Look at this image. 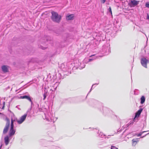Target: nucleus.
Here are the masks:
<instances>
[{
  "label": "nucleus",
  "instance_id": "6ab92c4d",
  "mask_svg": "<svg viewBox=\"0 0 149 149\" xmlns=\"http://www.w3.org/2000/svg\"><path fill=\"white\" fill-rule=\"evenodd\" d=\"M106 1V0H101V2L103 3H105Z\"/></svg>",
  "mask_w": 149,
  "mask_h": 149
},
{
  "label": "nucleus",
  "instance_id": "9d476101",
  "mask_svg": "<svg viewBox=\"0 0 149 149\" xmlns=\"http://www.w3.org/2000/svg\"><path fill=\"white\" fill-rule=\"evenodd\" d=\"M4 141L5 144L6 146L9 143L10 139L8 136H7L4 138Z\"/></svg>",
  "mask_w": 149,
  "mask_h": 149
},
{
  "label": "nucleus",
  "instance_id": "412c9836",
  "mask_svg": "<svg viewBox=\"0 0 149 149\" xmlns=\"http://www.w3.org/2000/svg\"><path fill=\"white\" fill-rule=\"evenodd\" d=\"M147 19H149V16L148 15L147 17Z\"/></svg>",
  "mask_w": 149,
  "mask_h": 149
},
{
  "label": "nucleus",
  "instance_id": "20e7f679",
  "mask_svg": "<svg viewBox=\"0 0 149 149\" xmlns=\"http://www.w3.org/2000/svg\"><path fill=\"white\" fill-rule=\"evenodd\" d=\"M27 116V114H25L22 116L20 118L19 120H17V121L19 124H21L25 120Z\"/></svg>",
  "mask_w": 149,
  "mask_h": 149
},
{
  "label": "nucleus",
  "instance_id": "7ed1b4c3",
  "mask_svg": "<svg viewBox=\"0 0 149 149\" xmlns=\"http://www.w3.org/2000/svg\"><path fill=\"white\" fill-rule=\"evenodd\" d=\"M148 62V60L145 58L141 59V63L142 65L146 68H147V64Z\"/></svg>",
  "mask_w": 149,
  "mask_h": 149
},
{
  "label": "nucleus",
  "instance_id": "0eeeda50",
  "mask_svg": "<svg viewBox=\"0 0 149 149\" xmlns=\"http://www.w3.org/2000/svg\"><path fill=\"white\" fill-rule=\"evenodd\" d=\"M139 138H136L132 140V143L133 146H135L139 141Z\"/></svg>",
  "mask_w": 149,
  "mask_h": 149
},
{
  "label": "nucleus",
  "instance_id": "a878e982",
  "mask_svg": "<svg viewBox=\"0 0 149 149\" xmlns=\"http://www.w3.org/2000/svg\"><path fill=\"white\" fill-rule=\"evenodd\" d=\"M3 108H4V106H3V107H2V109H3Z\"/></svg>",
  "mask_w": 149,
  "mask_h": 149
},
{
  "label": "nucleus",
  "instance_id": "a211bd4d",
  "mask_svg": "<svg viewBox=\"0 0 149 149\" xmlns=\"http://www.w3.org/2000/svg\"><path fill=\"white\" fill-rule=\"evenodd\" d=\"M111 149H118V148L115 147V146H111Z\"/></svg>",
  "mask_w": 149,
  "mask_h": 149
},
{
  "label": "nucleus",
  "instance_id": "2eb2a0df",
  "mask_svg": "<svg viewBox=\"0 0 149 149\" xmlns=\"http://www.w3.org/2000/svg\"><path fill=\"white\" fill-rule=\"evenodd\" d=\"M15 120H13L12 118L11 120V124L10 127H14L13 123Z\"/></svg>",
  "mask_w": 149,
  "mask_h": 149
},
{
  "label": "nucleus",
  "instance_id": "6e6552de",
  "mask_svg": "<svg viewBox=\"0 0 149 149\" xmlns=\"http://www.w3.org/2000/svg\"><path fill=\"white\" fill-rule=\"evenodd\" d=\"M20 98L22 99H26L32 103V101L31 99V97L29 96L26 95L22 96L20 97Z\"/></svg>",
  "mask_w": 149,
  "mask_h": 149
},
{
  "label": "nucleus",
  "instance_id": "5701e85b",
  "mask_svg": "<svg viewBox=\"0 0 149 149\" xmlns=\"http://www.w3.org/2000/svg\"><path fill=\"white\" fill-rule=\"evenodd\" d=\"M95 55V54L91 56L90 57H91L92 56H94Z\"/></svg>",
  "mask_w": 149,
  "mask_h": 149
},
{
  "label": "nucleus",
  "instance_id": "dca6fc26",
  "mask_svg": "<svg viewBox=\"0 0 149 149\" xmlns=\"http://www.w3.org/2000/svg\"><path fill=\"white\" fill-rule=\"evenodd\" d=\"M108 10H109V12L111 13V15L112 16V11L111 10V7H109V8L108 9Z\"/></svg>",
  "mask_w": 149,
  "mask_h": 149
},
{
  "label": "nucleus",
  "instance_id": "1a4fd4ad",
  "mask_svg": "<svg viewBox=\"0 0 149 149\" xmlns=\"http://www.w3.org/2000/svg\"><path fill=\"white\" fill-rule=\"evenodd\" d=\"M143 109H141L139 110L136 113L134 119H135L137 117H139Z\"/></svg>",
  "mask_w": 149,
  "mask_h": 149
},
{
  "label": "nucleus",
  "instance_id": "f3484780",
  "mask_svg": "<svg viewBox=\"0 0 149 149\" xmlns=\"http://www.w3.org/2000/svg\"><path fill=\"white\" fill-rule=\"evenodd\" d=\"M145 6L147 8H149V2H147Z\"/></svg>",
  "mask_w": 149,
  "mask_h": 149
},
{
  "label": "nucleus",
  "instance_id": "f03ea898",
  "mask_svg": "<svg viewBox=\"0 0 149 149\" xmlns=\"http://www.w3.org/2000/svg\"><path fill=\"white\" fill-rule=\"evenodd\" d=\"M6 120L7 122L3 131V134H6L8 132L10 123V120L8 118H6Z\"/></svg>",
  "mask_w": 149,
  "mask_h": 149
},
{
  "label": "nucleus",
  "instance_id": "393cba45",
  "mask_svg": "<svg viewBox=\"0 0 149 149\" xmlns=\"http://www.w3.org/2000/svg\"><path fill=\"white\" fill-rule=\"evenodd\" d=\"M99 56L100 57H102V56Z\"/></svg>",
  "mask_w": 149,
  "mask_h": 149
},
{
  "label": "nucleus",
  "instance_id": "9b49d317",
  "mask_svg": "<svg viewBox=\"0 0 149 149\" xmlns=\"http://www.w3.org/2000/svg\"><path fill=\"white\" fill-rule=\"evenodd\" d=\"M74 17V15L73 14H70L66 16V19L67 20H69L73 19Z\"/></svg>",
  "mask_w": 149,
  "mask_h": 149
},
{
  "label": "nucleus",
  "instance_id": "39448f33",
  "mask_svg": "<svg viewBox=\"0 0 149 149\" xmlns=\"http://www.w3.org/2000/svg\"><path fill=\"white\" fill-rule=\"evenodd\" d=\"M14 127H10V128L9 130V135L11 136L13 135L15 132V130L13 129Z\"/></svg>",
  "mask_w": 149,
  "mask_h": 149
},
{
  "label": "nucleus",
  "instance_id": "f8f14e48",
  "mask_svg": "<svg viewBox=\"0 0 149 149\" xmlns=\"http://www.w3.org/2000/svg\"><path fill=\"white\" fill-rule=\"evenodd\" d=\"M2 69L3 71L4 72H6L8 71V69L7 66L3 65L2 67Z\"/></svg>",
  "mask_w": 149,
  "mask_h": 149
},
{
  "label": "nucleus",
  "instance_id": "4468645a",
  "mask_svg": "<svg viewBox=\"0 0 149 149\" xmlns=\"http://www.w3.org/2000/svg\"><path fill=\"white\" fill-rule=\"evenodd\" d=\"M146 132V131H143V132H140L139 133V134H136V135L137 136H140L144 132Z\"/></svg>",
  "mask_w": 149,
  "mask_h": 149
},
{
  "label": "nucleus",
  "instance_id": "423d86ee",
  "mask_svg": "<svg viewBox=\"0 0 149 149\" xmlns=\"http://www.w3.org/2000/svg\"><path fill=\"white\" fill-rule=\"evenodd\" d=\"M139 1H137L135 0H132L130 1L132 7H134L139 4Z\"/></svg>",
  "mask_w": 149,
  "mask_h": 149
},
{
  "label": "nucleus",
  "instance_id": "aec40b11",
  "mask_svg": "<svg viewBox=\"0 0 149 149\" xmlns=\"http://www.w3.org/2000/svg\"><path fill=\"white\" fill-rule=\"evenodd\" d=\"M93 60V59H89V61H92Z\"/></svg>",
  "mask_w": 149,
  "mask_h": 149
},
{
  "label": "nucleus",
  "instance_id": "cd10ccee",
  "mask_svg": "<svg viewBox=\"0 0 149 149\" xmlns=\"http://www.w3.org/2000/svg\"><path fill=\"white\" fill-rule=\"evenodd\" d=\"M0 114H1V113H0Z\"/></svg>",
  "mask_w": 149,
  "mask_h": 149
},
{
  "label": "nucleus",
  "instance_id": "b1692460",
  "mask_svg": "<svg viewBox=\"0 0 149 149\" xmlns=\"http://www.w3.org/2000/svg\"><path fill=\"white\" fill-rule=\"evenodd\" d=\"M2 145H1V146H0V149H1V147H2Z\"/></svg>",
  "mask_w": 149,
  "mask_h": 149
},
{
  "label": "nucleus",
  "instance_id": "ddd939ff",
  "mask_svg": "<svg viewBox=\"0 0 149 149\" xmlns=\"http://www.w3.org/2000/svg\"><path fill=\"white\" fill-rule=\"evenodd\" d=\"M141 104H143L145 101V99L144 96H142L141 98Z\"/></svg>",
  "mask_w": 149,
  "mask_h": 149
},
{
  "label": "nucleus",
  "instance_id": "bb28decb",
  "mask_svg": "<svg viewBox=\"0 0 149 149\" xmlns=\"http://www.w3.org/2000/svg\"><path fill=\"white\" fill-rule=\"evenodd\" d=\"M45 98V96H44V98Z\"/></svg>",
  "mask_w": 149,
  "mask_h": 149
},
{
  "label": "nucleus",
  "instance_id": "4be33fe9",
  "mask_svg": "<svg viewBox=\"0 0 149 149\" xmlns=\"http://www.w3.org/2000/svg\"><path fill=\"white\" fill-rule=\"evenodd\" d=\"M147 19H149V16L148 15L147 17Z\"/></svg>",
  "mask_w": 149,
  "mask_h": 149
},
{
  "label": "nucleus",
  "instance_id": "f257e3e1",
  "mask_svg": "<svg viewBox=\"0 0 149 149\" xmlns=\"http://www.w3.org/2000/svg\"><path fill=\"white\" fill-rule=\"evenodd\" d=\"M51 14L52 15L51 18L53 21L58 23L60 21L61 19V16L60 15H59L57 13L54 11L52 12Z\"/></svg>",
  "mask_w": 149,
  "mask_h": 149
}]
</instances>
